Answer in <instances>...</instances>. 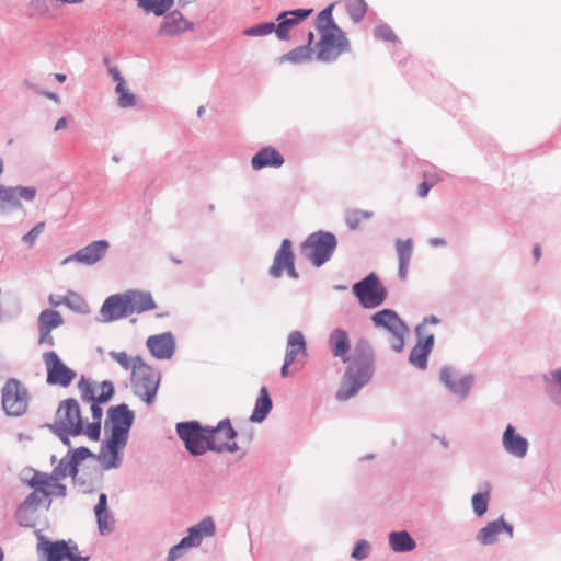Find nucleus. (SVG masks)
I'll list each match as a JSON object with an SVG mask.
<instances>
[{"mask_svg": "<svg viewBox=\"0 0 561 561\" xmlns=\"http://www.w3.org/2000/svg\"><path fill=\"white\" fill-rule=\"evenodd\" d=\"M28 399V391L20 380L10 378L3 385L1 390V403L8 415H23L27 410Z\"/></svg>", "mask_w": 561, "mask_h": 561, "instance_id": "423d86ee", "label": "nucleus"}, {"mask_svg": "<svg viewBox=\"0 0 561 561\" xmlns=\"http://www.w3.org/2000/svg\"><path fill=\"white\" fill-rule=\"evenodd\" d=\"M328 344L334 357L340 358L343 363L350 360L351 341L345 330L334 329L329 335Z\"/></svg>", "mask_w": 561, "mask_h": 561, "instance_id": "bb28decb", "label": "nucleus"}, {"mask_svg": "<svg viewBox=\"0 0 561 561\" xmlns=\"http://www.w3.org/2000/svg\"><path fill=\"white\" fill-rule=\"evenodd\" d=\"M35 187L14 186L4 187L0 185V203L1 208H19L21 207V199L33 201L36 196Z\"/></svg>", "mask_w": 561, "mask_h": 561, "instance_id": "4be33fe9", "label": "nucleus"}, {"mask_svg": "<svg viewBox=\"0 0 561 561\" xmlns=\"http://www.w3.org/2000/svg\"><path fill=\"white\" fill-rule=\"evenodd\" d=\"M101 314L106 321H114L130 314L125 293L110 296L101 308Z\"/></svg>", "mask_w": 561, "mask_h": 561, "instance_id": "b1692460", "label": "nucleus"}, {"mask_svg": "<svg viewBox=\"0 0 561 561\" xmlns=\"http://www.w3.org/2000/svg\"><path fill=\"white\" fill-rule=\"evenodd\" d=\"M133 419V412L125 404L108 410V420L105 427H110V436L99 455V460L105 469L115 468L119 465V453L127 443Z\"/></svg>", "mask_w": 561, "mask_h": 561, "instance_id": "f03ea898", "label": "nucleus"}, {"mask_svg": "<svg viewBox=\"0 0 561 561\" xmlns=\"http://www.w3.org/2000/svg\"><path fill=\"white\" fill-rule=\"evenodd\" d=\"M489 491L477 493L472 497V507L478 516H482L488 510Z\"/></svg>", "mask_w": 561, "mask_h": 561, "instance_id": "09e8293b", "label": "nucleus"}, {"mask_svg": "<svg viewBox=\"0 0 561 561\" xmlns=\"http://www.w3.org/2000/svg\"><path fill=\"white\" fill-rule=\"evenodd\" d=\"M369 546L365 540H359L356 542L352 557L356 560H364L368 557Z\"/></svg>", "mask_w": 561, "mask_h": 561, "instance_id": "603ef678", "label": "nucleus"}, {"mask_svg": "<svg viewBox=\"0 0 561 561\" xmlns=\"http://www.w3.org/2000/svg\"><path fill=\"white\" fill-rule=\"evenodd\" d=\"M424 322H425V323H433V324H436V323H438V319H437V318H435V317H431V318L425 319V321H424Z\"/></svg>", "mask_w": 561, "mask_h": 561, "instance_id": "bf43d9fd", "label": "nucleus"}, {"mask_svg": "<svg viewBox=\"0 0 561 561\" xmlns=\"http://www.w3.org/2000/svg\"><path fill=\"white\" fill-rule=\"evenodd\" d=\"M204 112H205V108L204 107H199L198 111H197L198 116H202Z\"/></svg>", "mask_w": 561, "mask_h": 561, "instance_id": "69168bd1", "label": "nucleus"}, {"mask_svg": "<svg viewBox=\"0 0 561 561\" xmlns=\"http://www.w3.org/2000/svg\"><path fill=\"white\" fill-rule=\"evenodd\" d=\"M192 28L193 24L180 11H173L164 18L158 33L161 36H173Z\"/></svg>", "mask_w": 561, "mask_h": 561, "instance_id": "a878e982", "label": "nucleus"}, {"mask_svg": "<svg viewBox=\"0 0 561 561\" xmlns=\"http://www.w3.org/2000/svg\"><path fill=\"white\" fill-rule=\"evenodd\" d=\"M389 543L392 550L397 552L411 551L415 548V542L407 531L391 533Z\"/></svg>", "mask_w": 561, "mask_h": 561, "instance_id": "58836bf2", "label": "nucleus"}, {"mask_svg": "<svg viewBox=\"0 0 561 561\" xmlns=\"http://www.w3.org/2000/svg\"><path fill=\"white\" fill-rule=\"evenodd\" d=\"M62 476V468H57L53 476L35 472L32 477L30 484L34 489L31 494H35L38 502H45L49 496H64L66 488L59 483V478Z\"/></svg>", "mask_w": 561, "mask_h": 561, "instance_id": "ddd939ff", "label": "nucleus"}, {"mask_svg": "<svg viewBox=\"0 0 561 561\" xmlns=\"http://www.w3.org/2000/svg\"><path fill=\"white\" fill-rule=\"evenodd\" d=\"M317 59L323 62L335 60L340 55L350 49V44L341 28H331L320 34L317 44Z\"/></svg>", "mask_w": 561, "mask_h": 561, "instance_id": "6e6552de", "label": "nucleus"}, {"mask_svg": "<svg viewBox=\"0 0 561 561\" xmlns=\"http://www.w3.org/2000/svg\"><path fill=\"white\" fill-rule=\"evenodd\" d=\"M271 410H272V400H271L270 393L265 387H262L260 390V394L256 399L253 413L250 416V420L252 422L260 423L267 416V414L270 413Z\"/></svg>", "mask_w": 561, "mask_h": 561, "instance_id": "f704fd0d", "label": "nucleus"}, {"mask_svg": "<svg viewBox=\"0 0 561 561\" xmlns=\"http://www.w3.org/2000/svg\"><path fill=\"white\" fill-rule=\"evenodd\" d=\"M67 127V121L65 117H61L57 121L55 130L65 129Z\"/></svg>", "mask_w": 561, "mask_h": 561, "instance_id": "6e6d98bb", "label": "nucleus"}, {"mask_svg": "<svg viewBox=\"0 0 561 561\" xmlns=\"http://www.w3.org/2000/svg\"><path fill=\"white\" fill-rule=\"evenodd\" d=\"M371 363L370 356L360 360L355 359L351 363L336 393V398L340 401L347 400L355 396V393L370 379L373 374Z\"/></svg>", "mask_w": 561, "mask_h": 561, "instance_id": "7ed1b4c3", "label": "nucleus"}, {"mask_svg": "<svg viewBox=\"0 0 561 561\" xmlns=\"http://www.w3.org/2000/svg\"><path fill=\"white\" fill-rule=\"evenodd\" d=\"M272 32H275V23L268 22L247 28L244 30L243 34L247 36H265L271 34Z\"/></svg>", "mask_w": 561, "mask_h": 561, "instance_id": "de8ad7c7", "label": "nucleus"}, {"mask_svg": "<svg viewBox=\"0 0 561 561\" xmlns=\"http://www.w3.org/2000/svg\"><path fill=\"white\" fill-rule=\"evenodd\" d=\"M317 28L320 34H324L331 28H340L333 21L332 7H328L319 13L317 19Z\"/></svg>", "mask_w": 561, "mask_h": 561, "instance_id": "37998d69", "label": "nucleus"}, {"mask_svg": "<svg viewBox=\"0 0 561 561\" xmlns=\"http://www.w3.org/2000/svg\"><path fill=\"white\" fill-rule=\"evenodd\" d=\"M371 320L377 328H382L391 334L392 350L401 352L409 330L398 314L390 309H383L373 314Z\"/></svg>", "mask_w": 561, "mask_h": 561, "instance_id": "1a4fd4ad", "label": "nucleus"}, {"mask_svg": "<svg viewBox=\"0 0 561 561\" xmlns=\"http://www.w3.org/2000/svg\"><path fill=\"white\" fill-rule=\"evenodd\" d=\"M112 359H114L122 368L134 371V367L138 365V362H145L140 356L131 357L126 352H112Z\"/></svg>", "mask_w": 561, "mask_h": 561, "instance_id": "79ce46f5", "label": "nucleus"}, {"mask_svg": "<svg viewBox=\"0 0 561 561\" xmlns=\"http://www.w3.org/2000/svg\"><path fill=\"white\" fill-rule=\"evenodd\" d=\"M92 456L91 451L85 447H79L73 450L72 456L68 463L60 462L59 468H62V477H75L78 472L77 466L84 459Z\"/></svg>", "mask_w": 561, "mask_h": 561, "instance_id": "e433bc0d", "label": "nucleus"}, {"mask_svg": "<svg viewBox=\"0 0 561 561\" xmlns=\"http://www.w3.org/2000/svg\"><path fill=\"white\" fill-rule=\"evenodd\" d=\"M503 446L507 453L523 458L527 453L528 443L524 437L515 433L512 425H508L503 434Z\"/></svg>", "mask_w": 561, "mask_h": 561, "instance_id": "c756f323", "label": "nucleus"}, {"mask_svg": "<svg viewBox=\"0 0 561 561\" xmlns=\"http://www.w3.org/2000/svg\"><path fill=\"white\" fill-rule=\"evenodd\" d=\"M346 10L354 22H359L366 14L367 4L365 0H346Z\"/></svg>", "mask_w": 561, "mask_h": 561, "instance_id": "c03bdc74", "label": "nucleus"}, {"mask_svg": "<svg viewBox=\"0 0 561 561\" xmlns=\"http://www.w3.org/2000/svg\"><path fill=\"white\" fill-rule=\"evenodd\" d=\"M440 380L455 393L465 396L470 389V379L467 377H459L450 368H443L440 370Z\"/></svg>", "mask_w": 561, "mask_h": 561, "instance_id": "2f4dec72", "label": "nucleus"}, {"mask_svg": "<svg viewBox=\"0 0 561 561\" xmlns=\"http://www.w3.org/2000/svg\"><path fill=\"white\" fill-rule=\"evenodd\" d=\"M130 314L142 313L156 308V302L151 294L140 290H127L125 291Z\"/></svg>", "mask_w": 561, "mask_h": 561, "instance_id": "cd10ccee", "label": "nucleus"}, {"mask_svg": "<svg viewBox=\"0 0 561 561\" xmlns=\"http://www.w3.org/2000/svg\"><path fill=\"white\" fill-rule=\"evenodd\" d=\"M37 552L43 561H88L89 559L79 554L73 541H50L44 536L38 537Z\"/></svg>", "mask_w": 561, "mask_h": 561, "instance_id": "39448f33", "label": "nucleus"}, {"mask_svg": "<svg viewBox=\"0 0 561 561\" xmlns=\"http://www.w3.org/2000/svg\"><path fill=\"white\" fill-rule=\"evenodd\" d=\"M136 2L146 13L157 16L163 15L174 4V0H136Z\"/></svg>", "mask_w": 561, "mask_h": 561, "instance_id": "4c0bfd02", "label": "nucleus"}, {"mask_svg": "<svg viewBox=\"0 0 561 561\" xmlns=\"http://www.w3.org/2000/svg\"><path fill=\"white\" fill-rule=\"evenodd\" d=\"M431 244H433V245H443V244H445V241L443 239H439V238L438 239H433V240H431Z\"/></svg>", "mask_w": 561, "mask_h": 561, "instance_id": "13d9d810", "label": "nucleus"}, {"mask_svg": "<svg viewBox=\"0 0 561 561\" xmlns=\"http://www.w3.org/2000/svg\"><path fill=\"white\" fill-rule=\"evenodd\" d=\"M131 386L135 393L147 404H151L160 383V374L146 362H138L131 374Z\"/></svg>", "mask_w": 561, "mask_h": 561, "instance_id": "20e7f679", "label": "nucleus"}, {"mask_svg": "<svg viewBox=\"0 0 561 561\" xmlns=\"http://www.w3.org/2000/svg\"><path fill=\"white\" fill-rule=\"evenodd\" d=\"M70 296L78 298V295L73 291H69L66 296H57V295H49L48 301L51 307H58L60 305H66L69 308H72V302L70 301Z\"/></svg>", "mask_w": 561, "mask_h": 561, "instance_id": "3c124183", "label": "nucleus"}, {"mask_svg": "<svg viewBox=\"0 0 561 561\" xmlns=\"http://www.w3.org/2000/svg\"><path fill=\"white\" fill-rule=\"evenodd\" d=\"M374 35L377 39L383 42H398V36L388 24H379L374 28Z\"/></svg>", "mask_w": 561, "mask_h": 561, "instance_id": "49530a36", "label": "nucleus"}, {"mask_svg": "<svg viewBox=\"0 0 561 561\" xmlns=\"http://www.w3.org/2000/svg\"><path fill=\"white\" fill-rule=\"evenodd\" d=\"M504 530H507L510 533V536H512V527L506 525V523L502 518H500L497 520L489 523L485 527H483L479 531L477 539L482 545H492L497 540V535L503 533Z\"/></svg>", "mask_w": 561, "mask_h": 561, "instance_id": "473e14b6", "label": "nucleus"}, {"mask_svg": "<svg viewBox=\"0 0 561 561\" xmlns=\"http://www.w3.org/2000/svg\"><path fill=\"white\" fill-rule=\"evenodd\" d=\"M313 42V33L312 32H309L308 34V42H307V45L306 46H309L312 44Z\"/></svg>", "mask_w": 561, "mask_h": 561, "instance_id": "680f3d73", "label": "nucleus"}, {"mask_svg": "<svg viewBox=\"0 0 561 561\" xmlns=\"http://www.w3.org/2000/svg\"><path fill=\"white\" fill-rule=\"evenodd\" d=\"M533 253H534L535 260L538 261L541 256V250L538 244L534 247Z\"/></svg>", "mask_w": 561, "mask_h": 561, "instance_id": "4d7b16f0", "label": "nucleus"}, {"mask_svg": "<svg viewBox=\"0 0 561 561\" xmlns=\"http://www.w3.org/2000/svg\"><path fill=\"white\" fill-rule=\"evenodd\" d=\"M108 248L110 244L105 240L93 241L87 247L77 251L72 256L67 257L64 261V264L73 260L84 265H93L105 256Z\"/></svg>", "mask_w": 561, "mask_h": 561, "instance_id": "412c9836", "label": "nucleus"}, {"mask_svg": "<svg viewBox=\"0 0 561 561\" xmlns=\"http://www.w3.org/2000/svg\"><path fill=\"white\" fill-rule=\"evenodd\" d=\"M46 96L54 100L55 102H58V100H59L57 94H55V93H50V92L46 93Z\"/></svg>", "mask_w": 561, "mask_h": 561, "instance_id": "e2e57ef3", "label": "nucleus"}, {"mask_svg": "<svg viewBox=\"0 0 561 561\" xmlns=\"http://www.w3.org/2000/svg\"><path fill=\"white\" fill-rule=\"evenodd\" d=\"M215 534V524L211 518L207 517L197 525L188 529V535L184 537L180 543L171 548L168 561H175L183 553V550L197 547L204 537H210Z\"/></svg>", "mask_w": 561, "mask_h": 561, "instance_id": "4468645a", "label": "nucleus"}, {"mask_svg": "<svg viewBox=\"0 0 561 561\" xmlns=\"http://www.w3.org/2000/svg\"><path fill=\"white\" fill-rule=\"evenodd\" d=\"M62 324L64 318L58 311L53 309L41 311L37 318L38 344L54 346L55 340L51 335V331Z\"/></svg>", "mask_w": 561, "mask_h": 561, "instance_id": "6ab92c4d", "label": "nucleus"}, {"mask_svg": "<svg viewBox=\"0 0 561 561\" xmlns=\"http://www.w3.org/2000/svg\"><path fill=\"white\" fill-rule=\"evenodd\" d=\"M79 300H81V298L79 296H78V298L70 296V301L72 302V308H75V304Z\"/></svg>", "mask_w": 561, "mask_h": 561, "instance_id": "0e129e2a", "label": "nucleus"}, {"mask_svg": "<svg viewBox=\"0 0 561 561\" xmlns=\"http://www.w3.org/2000/svg\"><path fill=\"white\" fill-rule=\"evenodd\" d=\"M353 291L365 308H376L380 306L387 297L385 287L374 273L356 283L353 287Z\"/></svg>", "mask_w": 561, "mask_h": 561, "instance_id": "f8f14e48", "label": "nucleus"}, {"mask_svg": "<svg viewBox=\"0 0 561 561\" xmlns=\"http://www.w3.org/2000/svg\"><path fill=\"white\" fill-rule=\"evenodd\" d=\"M312 11V9H298L294 11L282 12L276 19L278 24H275V33L277 38L280 41L288 39L290 31L301 21L308 18Z\"/></svg>", "mask_w": 561, "mask_h": 561, "instance_id": "aec40b11", "label": "nucleus"}, {"mask_svg": "<svg viewBox=\"0 0 561 561\" xmlns=\"http://www.w3.org/2000/svg\"><path fill=\"white\" fill-rule=\"evenodd\" d=\"M295 255L291 249V242L288 239L282 241L279 249L277 250L273 263L270 267V274L278 278L283 275L284 271L293 277L297 278L298 273L294 265Z\"/></svg>", "mask_w": 561, "mask_h": 561, "instance_id": "a211bd4d", "label": "nucleus"}, {"mask_svg": "<svg viewBox=\"0 0 561 561\" xmlns=\"http://www.w3.org/2000/svg\"><path fill=\"white\" fill-rule=\"evenodd\" d=\"M336 248L335 237L328 232L310 234L302 244V252L313 265L320 266L327 262Z\"/></svg>", "mask_w": 561, "mask_h": 561, "instance_id": "0eeeda50", "label": "nucleus"}, {"mask_svg": "<svg viewBox=\"0 0 561 561\" xmlns=\"http://www.w3.org/2000/svg\"><path fill=\"white\" fill-rule=\"evenodd\" d=\"M78 390L83 401L99 407L100 403L107 402L112 398L114 386L111 381L95 382L91 378L81 376L78 382Z\"/></svg>", "mask_w": 561, "mask_h": 561, "instance_id": "dca6fc26", "label": "nucleus"}, {"mask_svg": "<svg viewBox=\"0 0 561 561\" xmlns=\"http://www.w3.org/2000/svg\"><path fill=\"white\" fill-rule=\"evenodd\" d=\"M370 217L371 213L367 210L353 209L346 213L345 221L352 230H355L360 228L364 222L370 219Z\"/></svg>", "mask_w": 561, "mask_h": 561, "instance_id": "ea45409f", "label": "nucleus"}, {"mask_svg": "<svg viewBox=\"0 0 561 561\" xmlns=\"http://www.w3.org/2000/svg\"><path fill=\"white\" fill-rule=\"evenodd\" d=\"M307 356L306 341L301 332L293 331L287 337L286 354L284 364L280 370L282 377L286 378L291 376L295 371L289 370V367L295 363L304 359Z\"/></svg>", "mask_w": 561, "mask_h": 561, "instance_id": "f3484780", "label": "nucleus"}, {"mask_svg": "<svg viewBox=\"0 0 561 561\" xmlns=\"http://www.w3.org/2000/svg\"><path fill=\"white\" fill-rule=\"evenodd\" d=\"M433 343L434 339L432 335L426 337L425 341L419 342L411 351L409 357L410 363L421 369H424L426 367L427 356L431 352Z\"/></svg>", "mask_w": 561, "mask_h": 561, "instance_id": "72a5a7b5", "label": "nucleus"}, {"mask_svg": "<svg viewBox=\"0 0 561 561\" xmlns=\"http://www.w3.org/2000/svg\"><path fill=\"white\" fill-rule=\"evenodd\" d=\"M396 247L399 257V276L401 279H405L412 257V242L411 240L398 241Z\"/></svg>", "mask_w": 561, "mask_h": 561, "instance_id": "c9c22d12", "label": "nucleus"}, {"mask_svg": "<svg viewBox=\"0 0 561 561\" xmlns=\"http://www.w3.org/2000/svg\"><path fill=\"white\" fill-rule=\"evenodd\" d=\"M176 432L186 449L193 455H203L208 449V427L196 421L178 423Z\"/></svg>", "mask_w": 561, "mask_h": 561, "instance_id": "9d476101", "label": "nucleus"}, {"mask_svg": "<svg viewBox=\"0 0 561 561\" xmlns=\"http://www.w3.org/2000/svg\"><path fill=\"white\" fill-rule=\"evenodd\" d=\"M47 377L48 385L59 386L62 388L69 387L77 377V373L68 367L54 351L45 352L42 355Z\"/></svg>", "mask_w": 561, "mask_h": 561, "instance_id": "9b49d317", "label": "nucleus"}, {"mask_svg": "<svg viewBox=\"0 0 561 561\" xmlns=\"http://www.w3.org/2000/svg\"><path fill=\"white\" fill-rule=\"evenodd\" d=\"M312 49L309 46H299L283 56V60L294 64L305 62L311 59Z\"/></svg>", "mask_w": 561, "mask_h": 561, "instance_id": "a19ab883", "label": "nucleus"}, {"mask_svg": "<svg viewBox=\"0 0 561 561\" xmlns=\"http://www.w3.org/2000/svg\"><path fill=\"white\" fill-rule=\"evenodd\" d=\"M116 93L118 94L117 103L119 107L127 108L136 105L137 98L128 90L126 83L122 84V90L116 91Z\"/></svg>", "mask_w": 561, "mask_h": 561, "instance_id": "a18cd8bd", "label": "nucleus"}, {"mask_svg": "<svg viewBox=\"0 0 561 561\" xmlns=\"http://www.w3.org/2000/svg\"><path fill=\"white\" fill-rule=\"evenodd\" d=\"M110 73L113 78V80L116 82L115 91L122 90V84L126 83L124 78L122 77L119 70L116 67H113L110 69Z\"/></svg>", "mask_w": 561, "mask_h": 561, "instance_id": "864d4df0", "label": "nucleus"}, {"mask_svg": "<svg viewBox=\"0 0 561 561\" xmlns=\"http://www.w3.org/2000/svg\"><path fill=\"white\" fill-rule=\"evenodd\" d=\"M237 432L229 420H224L216 427H208V449L222 453H234L239 449L234 440Z\"/></svg>", "mask_w": 561, "mask_h": 561, "instance_id": "2eb2a0df", "label": "nucleus"}, {"mask_svg": "<svg viewBox=\"0 0 561 561\" xmlns=\"http://www.w3.org/2000/svg\"><path fill=\"white\" fill-rule=\"evenodd\" d=\"M94 514L98 520V527L101 534H108L114 529V518L107 507V496L102 493L99 496L98 504L94 507Z\"/></svg>", "mask_w": 561, "mask_h": 561, "instance_id": "7c9ffc66", "label": "nucleus"}, {"mask_svg": "<svg viewBox=\"0 0 561 561\" xmlns=\"http://www.w3.org/2000/svg\"><path fill=\"white\" fill-rule=\"evenodd\" d=\"M92 420L85 422L81 416L80 405L73 398H68L59 403L55 414L53 430L64 442L65 436L85 435L92 440H99L103 411L98 405H91Z\"/></svg>", "mask_w": 561, "mask_h": 561, "instance_id": "f257e3e1", "label": "nucleus"}, {"mask_svg": "<svg viewBox=\"0 0 561 561\" xmlns=\"http://www.w3.org/2000/svg\"><path fill=\"white\" fill-rule=\"evenodd\" d=\"M41 504L42 502L35 499V494H30L16 510L18 524L22 527H35L41 516Z\"/></svg>", "mask_w": 561, "mask_h": 561, "instance_id": "393cba45", "label": "nucleus"}, {"mask_svg": "<svg viewBox=\"0 0 561 561\" xmlns=\"http://www.w3.org/2000/svg\"><path fill=\"white\" fill-rule=\"evenodd\" d=\"M55 77L59 82H64L66 80V75L64 73H56Z\"/></svg>", "mask_w": 561, "mask_h": 561, "instance_id": "052dcab7", "label": "nucleus"}, {"mask_svg": "<svg viewBox=\"0 0 561 561\" xmlns=\"http://www.w3.org/2000/svg\"><path fill=\"white\" fill-rule=\"evenodd\" d=\"M44 228L45 222H38L22 238L23 242L26 243L30 248L33 247L38 236L44 231Z\"/></svg>", "mask_w": 561, "mask_h": 561, "instance_id": "8fccbe9b", "label": "nucleus"}, {"mask_svg": "<svg viewBox=\"0 0 561 561\" xmlns=\"http://www.w3.org/2000/svg\"><path fill=\"white\" fill-rule=\"evenodd\" d=\"M283 163V156L273 147L262 148L251 160V165L254 170H261L267 167L279 168Z\"/></svg>", "mask_w": 561, "mask_h": 561, "instance_id": "c85d7f7f", "label": "nucleus"}, {"mask_svg": "<svg viewBox=\"0 0 561 561\" xmlns=\"http://www.w3.org/2000/svg\"><path fill=\"white\" fill-rule=\"evenodd\" d=\"M434 183H428L426 180L419 185L417 194L420 197H425Z\"/></svg>", "mask_w": 561, "mask_h": 561, "instance_id": "5fc2aeb1", "label": "nucleus"}, {"mask_svg": "<svg viewBox=\"0 0 561 561\" xmlns=\"http://www.w3.org/2000/svg\"><path fill=\"white\" fill-rule=\"evenodd\" d=\"M146 345L151 355L158 359H169L175 351L174 336L169 332L149 336Z\"/></svg>", "mask_w": 561, "mask_h": 561, "instance_id": "5701e85b", "label": "nucleus"}]
</instances>
